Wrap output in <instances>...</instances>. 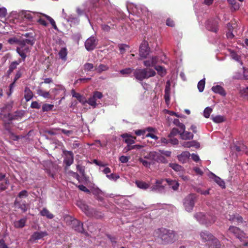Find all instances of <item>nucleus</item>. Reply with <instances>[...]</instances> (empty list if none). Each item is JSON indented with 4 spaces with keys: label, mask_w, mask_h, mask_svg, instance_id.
<instances>
[{
    "label": "nucleus",
    "mask_w": 248,
    "mask_h": 248,
    "mask_svg": "<svg viewBox=\"0 0 248 248\" xmlns=\"http://www.w3.org/2000/svg\"><path fill=\"white\" fill-rule=\"evenodd\" d=\"M182 132V130L180 129V130H179L176 128H173L171 130L170 134L169 135V137L171 138V137L175 136L177 135V134L180 135V133Z\"/></svg>",
    "instance_id": "48"
},
{
    "label": "nucleus",
    "mask_w": 248,
    "mask_h": 248,
    "mask_svg": "<svg viewBox=\"0 0 248 248\" xmlns=\"http://www.w3.org/2000/svg\"><path fill=\"white\" fill-rule=\"evenodd\" d=\"M165 181L168 183L170 188H171L173 190L176 191L178 189L179 184L177 181L166 179Z\"/></svg>",
    "instance_id": "18"
},
{
    "label": "nucleus",
    "mask_w": 248,
    "mask_h": 248,
    "mask_svg": "<svg viewBox=\"0 0 248 248\" xmlns=\"http://www.w3.org/2000/svg\"><path fill=\"white\" fill-rule=\"evenodd\" d=\"M133 70V69L131 68H127L121 70L120 71V73L123 75H129L132 73Z\"/></svg>",
    "instance_id": "54"
},
{
    "label": "nucleus",
    "mask_w": 248,
    "mask_h": 248,
    "mask_svg": "<svg viewBox=\"0 0 248 248\" xmlns=\"http://www.w3.org/2000/svg\"><path fill=\"white\" fill-rule=\"evenodd\" d=\"M229 3L232 5V7L234 10H237L239 8V5L235 0H228Z\"/></svg>",
    "instance_id": "51"
},
{
    "label": "nucleus",
    "mask_w": 248,
    "mask_h": 248,
    "mask_svg": "<svg viewBox=\"0 0 248 248\" xmlns=\"http://www.w3.org/2000/svg\"><path fill=\"white\" fill-rule=\"evenodd\" d=\"M211 119L216 123H220L224 121V117L221 115H212Z\"/></svg>",
    "instance_id": "34"
},
{
    "label": "nucleus",
    "mask_w": 248,
    "mask_h": 248,
    "mask_svg": "<svg viewBox=\"0 0 248 248\" xmlns=\"http://www.w3.org/2000/svg\"><path fill=\"white\" fill-rule=\"evenodd\" d=\"M96 101L97 100L95 99V98L92 96L88 99V100H86V103H87L93 108H95L97 105Z\"/></svg>",
    "instance_id": "45"
},
{
    "label": "nucleus",
    "mask_w": 248,
    "mask_h": 248,
    "mask_svg": "<svg viewBox=\"0 0 248 248\" xmlns=\"http://www.w3.org/2000/svg\"><path fill=\"white\" fill-rule=\"evenodd\" d=\"M107 177L109 180L113 181H116L119 178V176L118 175L114 173L107 175Z\"/></svg>",
    "instance_id": "55"
},
{
    "label": "nucleus",
    "mask_w": 248,
    "mask_h": 248,
    "mask_svg": "<svg viewBox=\"0 0 248 248\" xmlns=\"http://www.w3.org/2000/svg\"><path fill=\"white\" fill-rule=\"evenodd\" d=\"M108 69V67L105 64H101L95 68L97 72L100 73L103 71H107Z\"/></svg>",
    "instance_id": "36"
},
{
    "label": "nucleus",
    "mask_w": 248,
    "mask_h": 248,
    "mask_svg": "<svg viewBox=\"0 0 248 248\" xmlns=\"http://www.w3.org/2000/svg\"><path fill=\"white\" fill-rule=\"evenodd\" d=\"M207 29L213 32H216L217 31V22L216 21L209 20L206 23Z\"/></svg>",
    "instance_id": "14"
},
{
    "label": "nucleus",
    "mask_w": 248,
    "mask_h": 248,
    "mask_svg": "<svg viewBox=\"0 0 248 248\" xmlns=\"http://www.w3.org/2000/svg\"><path fill=\"white\" fill-rule=\"evenodd\" d=\"M197 196L194 194H190L186 197L183 200V205L186 211L191 212L193 209Z\"/></svg>",
    "instance_id": "3"
},
{
    "label": "nucleus",
    "mask_w": 248,
    "mask_h": 248,
    "mask_svg": "<svg viewBox=\"0 0 248 248\" xmlns=\"http://www.w3.org/2000/svg\"><path fill=\"white\" fill-rule=\"evenodd\" d=\"M180 138L183 140H188L192 139L193 135L190 132L182 130V132L180 133Z\"/></svg>",
    "instance_id": "19"
},
{
    "label": "nucleus",
    "mask_w": 248,
    "mask_h": 248,
    "mask_svg": "<svg viewBox=\"0 0 248 248\" xmlns=\"http://www.w3.org/2000/svg\"><path fill=\"white\" fill-rule=\"evenodd\" d=\"M72 94L73 97L76 98L80 102L84 104L86 102V100L83 96L79 93H76L74 90L72 91Z\"/></svg>",
    "instance_id": "29"
},
{
    "label": "nucleus",
    "mask_w": 248,
    "mask_h": 248,
    "mask_svg": "<svg viewBox=\"0 0 248 248\" xmlns=\"http://www.w3.org/2000/svg\"><path fill=\"white\" fill-rule=\"evenodd\" d=\"M78 205L87 214V210L88 207L81 202H79L78 204Z\"/></svg>",
    "instance_id": "60"
},
{
    "label": "nucleus",
    "mask_w": 248,
    "mask_h": 248,
    "mask_svg": "<svg viewBox=\"0 0 248 248\" xmlns=\"http://www.w3.org/2000/svg\"><path fill=\"white\" fill-rule=\"evenodd\" d=\"M122 137L125 139L124 141L128 145H131L135 143L136 137L129 136L127 134H124L122 135Z\"/></svg>",
    "instance_id": "24"
},
{
    "label": "nucleus",
    "mask_w": 248,
    "mask_h": 248,
    "mask_svg": "<svg viewBox=\"0 0 248 248\" xmlns=\"http://www.w3.org/2000/svg\"><path fill=\"white\" fill-rule=\"evenodd\" d=\"M230 55L232 59L240 62L241 64H242V62L240 59V57L234 51H231L230 52Z\"/></svg>",
    "instance_id": "46"
},
{
    "label": "nucleus",
    "mask_w": 248,
    "mask_h": 248,
    "mask_svg": "<svg viewBox=\"0 0 248 248\" xmlns=\"http://www.w3.org/2000/svg\"><path fill=\"white\" fill-rule=\"evenodd\" d=\"M47 233L46 232H35L32 234L31 235L29 241L31 243H35L37 240H40L45 236L47 235Z\"/></svg>",
    "instance_id": "7"
},
{
    "label": "nucleus",
    "mask_w": 248,
    "mask_h": 248,
    "mask_svg": "<svg viewBox=\"0 0 248 248\" xmlns=\"http://www.w3.org/2000/svg\"><path fill=\"white\" fill-rule=\"evenodd\" d=\"M146 132V130L140 129L135 131V133L137 136L143 135Z\"/></svg>",
    "instance_id": "64"
},
{
    "label": "nucleus",
    "mask_w": 248,
    "mask_h": 248,
    "mask_svg": "<svg viewBox=\"0 0 248 248\" xmlns=\"http://www.w3.org/2000/svg\"><path fill=\"white\" fill-rule=\"evenodd\" d=\"M149 48L148 46L147 42L145 41L142 42L140 47V56L142 58H145L149 54Z\"/></svg>",
    "instance_id": "8"
},
{
    "label": "nucleus",
    "mask_w": 248,
    "mask_h": 248,
    "mask_svg": "<svg viewBox=\"0 0 248 248\" xmlns=\"http://www.w3.org/2000/svg\"><path fill=\"white\" fill-rule=\"evenodd\" d=\"M67 54V50L65 48H62L59 52L60 58L64 60H66Z\"/></svg>",
    "instance_id": "40"
},
{
    "label": "nucleus",
    "mask_w": 248,
    "mask_h": 248,
    "mask_svg": "<svg viewBox=\"0 0 248 248\" xmlns=\"http://www.w3.org/2000/svg\"><path fill=\"white\" fill-rule=\"evenodd\" d=\"M226 218L234 223H237L238 224L242 222V217L238 215L235 216L234 215H229L226 217Z\"/></svg>",
    "instance_id": "22"
},
{
    "label": "nucleus",
    "mask_w": 248,
    "mask_h": 248,
    "mask_svg": "<svg viewBox=\"0 0 248 248\" xmlns=\"http://www.w3.org/2000/svg\"><path fill=\"white\" fill-rule=\"evenodd\" d=\"M42 16L46 17L50 22V23L51 24V25L55 30H58L56 23L53 18H52L50 16L44 14H42Z\"/></svg>",
    "instance_id": "35"
},
{
    "label": "nucleus",
    "mask_w": 248,
    "mask_h": 248,
    "mask_svg": "<svg viewBox=\"0 0 248 248\" xmlns=\"http://www.w3.org/2000/svg\"><path fill=\"white\" fill-rule=\"evenodd\" d=\"M155 69L161 76H164L166 74V70L162 66L159 65L156 66Z\"/></svg>",
    "instance_id": "43"
},
{
    "label": "nucleus",
    "mask_w": 248,
    "mask_h": 248,
    "mask_svg": "<svg viewBox=\"0 0 248 248\" xmlns=\"http://www.w3.org/2000/svg\"><path fill=\"white\" fill-rule=\"evenodd\" d=\"M40 214L41 216H46L49 219H52L54 217L53 214L50 213L49 211L46 208H43V210L40 212Z\"/></svg>",
    "instance_id": "32"
},
{
    "label": "nucleus",
    "mask_w": 248,
    "mask_h": 248,
    "mask_svg": "<svg viewBox=\"0 0 248 248\" xmlns=\"http://www.w3.org/2000/svg\"><path fill=\"white\" fill-rule=\"evenodd\" d=\"M227 26L228 27L229 31L227 33L226 35L227 38L232 39L234 37V35L231 31V27H232L230 23H228L227 24Z\"/></svg>",
    "instance_id": "57"
},
{
    "label": "nucleus",
    "mask_w": 248,
    "mask_h": 248,
    "mask_svg": "<svg viewBox=\"0 0 248 248\" xmlns=\"http://www.w3.org/2000/svg\"><path fill=\"white\" fill-rule=\"evenodd\" d=\"M144 158L146 159L150 162H152V164H154V157L153 155V151L150 152L144 156Z\"/></svg>",
    "instance_id": "41"
},
{
    "label": "nucleus",
    "mask_w": 248,
    "mask_h": 248,
    "mask_svg": "<svg viewBox=\"0 0 248 248\" xmlns=\"http://www.w3.org/2000/svg\"><path fill=\"white\" fill-rule=\"evenodd\" d=\"M136 184L138 187L141 189H146L149 187V185L143 181H136Z\"/></svg>",
    "instance_id": "31"
},
{
    "label": "nucleus",
    "mask_w": 248,
    "mask_h": 248,
    "mask_svg": "<svg viewBox=\"0 0 248 248\" xmlns=\"http://www.w3.org/2000/svg\"><path fill=\"white\" fill-rule=\"evenodd\" d=\"M15 204L24 212L27 211L29 207L28 205L25 202H20L18 201L17 199H16L15 200Z\"/></svg>",
    "instance_id": "21"
},
{
    "label": "nucleus",
    "mask_w": 248,
    "mask_h": 248,
    "mask_svg": "<svg viewBox=\"0 0 248 248\" xmlns=\"http://www.w3.org/2000/svg\"><path fill=\"white\" fill-rule=\"evenodd\" d=\"M54 107L53 105L45 104L42 106V110L43 111H48L51 110Z\"/></svg>",
    "instance_id": "49"
},
{
    "label": "nucleus",
    "mask_w": 248,
    "mask_h": 248,
    "mask_svg": "<svg viewBox=\"0 0 248 248\" xmlns=\"http://www.w3.org/2000/svg\"><path fill=\"white\" fill-rule=\"evenodd\" d=\"M71 225L76 231L81 233L84 232V230L83 227V224L79 220L73 219L71 220Z\"/></svg>",
    "instance_id": "9"
},
{
    "label": "nucleus",
    "mask_w": 248,
    "mask_h": 248,
    "mask_svg": "<svg viewBox=\"0 0 248 248\" xmlns=\"http://www.w3.org/2000/svg\"><path fill=\"white\" fill-rule=\"evenodd\" d=\"M169 166L174 171L177 172L178 175H180L185 171L184 168L178 164L171 163L169 164Z\"/></svg>",
    "instance_id": "17"
},
{
    "label": "nucleus",
    "mask_w": 248,
    "mask_h": 248,
    "mask_svg": "<svg viewBox=\"0 0 248 248\" xmlns=\"http://www.w3.org/2000/svg\"><path fill=\"white\" fill-rule=\"evenodd\" d=\"M33 97V93L31 91L29 88L26 87L25 89L24 97L26 101H30Z\"/></svg>",
    "instance_id": "30"
},
{
    "label": "nucleus",
    "mask_w": 248,
    "mask_h": 248,
    "mask_svg": "<svg viewBox=\"0 0 248 248\" xmlns=\"http://www.w3.org/2000/svg\"><path fill=\"white\" fill-rule=\"evenodd\" d=\"M182 145L185 148H190L191 147H195L196 148H198L200 147L199 143L195 140L190 141H185L182 143Z\"/></svg>",
    "instance_id": "20"
},
{
    "label": "nucleus",
    "mask_w": 248,
    "mask_h": 248,
    "mask_svg": "<svg viewBox=\"0 0 248 248\" xmlns=\"http://www.w3.org/2000/svg\"><path fill=\"white\" fill-rule=\"evenodd\" d=\"M65 19L70 23L71 25L77 24L79 22L78 18L73 15L68 16Z\"/></svg>",
    "instance_id": "28"
},
{
    "label": "nucleus",
    "mask_w": 248,
    "mask_h": 248,
    "mask_svg": "<svg viewBox=\"0 0 248 248\" xmlns=\"http://www.w3.org/2000/svg\"><path fill=\"white\" fill-rule=\"evenodd\" d=\"M212 111V108H211L209 107H206L204 109V111H203L204 116L206 118H209Z\"/></svg>",
    "instance_id": "50"
},
{
    "label": "nucleus",
    "mask_w": 248,
    "mask_h": 248,
    "mask_svg": "<svg viewBox=\"0 0 248 248\" xmlns=\"http://www.w3.org/2000/svg\"><path fill=\"white\" fill-rule=\"evenodd\" d=\"M42 14H43L41 13L31 12L30 11H23L22 12V15L24 17L29 21L32 20L33 18L36 17V16H38L39 15Z\"/></svg>",
    "instance_id": "11"
},
{
    "label": "nucleus",
    "mask_w": 248,
    "mask_h": 248,
    "mask_svg": "<svg viewBox=\"0 0 248 248\" xmlns=\"http://www.w3.org/2000/svg\"><path fill=\"white\" fill-rule=\"evenodd\" d=\"M83 67L85 71H90L93 69V65L91 63H86L84 64Z\"/></svg>",
    "instance_id": "52"
},
{
    "label": "nucleus",
    "mask_w": 248,
    "mask_h": 248,
    "mask_svg": "<svg viewBox=\"0 0 248 248\" xmlns=\"http://www.w3.org/2000/svg\"><path fill=\"white\" fill-rule=\"evenodd\" d=\"M37 93L39 95L43 96L45 98H49L50 97V94L48 92L44 91L41 89H38L37 90Z\"/></svg>",
    "instance_id": "33"
},
{
    "label": "nucleus",
    "mask_w": 248,
    "mask_h": 248,
    "mask_svg": "<svg viewBox=\"0 0 248 248\" xmlns=\"http://www.w3.org/2000/svg\"><path fill=\"white\" fill-rule=\"evenodd\" d=\"M129 159V157L128 156L122 155L120 157L119 160L121 163H127Z\"/></svg>",
    "instance_id": "62"
},
{
    "label": "nucleus",
    "mask_w": 248,
    "mask_h": 248,
    "mask_svg": "<svg viewBox=\"0 0 248 248\" xmlns=\"http://www.w3.org/2000/svg\"><path fill=\"white\" fill-rule=\"evenodd\" d=\"M210 178L214 180L222 188L225 187V183L219 177L215 175L213 173L211 174Z\"/></svg>",
    "instance_id": "26"
},
{
    "label": "nucleus",
    "mask_w": 248,
    "mask_h": 248,
    "mask_svg": "<svg viewBox=\"0 0 248 248\" xmlns=\"http://www.w3.org/2000/svg\"><path fill=\"white\" fill-rule=\"evenodd\" d=\"M158 237L164 243H169L173 241L175 236L174 232L172 231L162 228L157 232Z\"/></svg>",
    "instance_id": "2"
},
{
    "label": "nucleus",
    "mask_w": 248,
    "mask_h": 248,
    "mask_svg": "<svg viewBox=\"0 0 248 248\" xmlns=\"http://www.w3.org/2000/svg\"><path fill=\"white\" fill-rule=\"evenodd\" d=\"M139 161L142 164V165L146 167V168H149L151 164H153L152 163V162H150L148 160H147L146 159L143 158L142 157H140L139 159Z\"/></svg>",
    "instance_id": "42"
},
{
    "label": "nucleus",
    "mask_w": 248,
    "mask_h": 248,
    "mask_svg": "<svg viewBox=\"0 0 248 248\" xmlns=\"http://www.w3.org/2000/svg\"><path fill=\"white\" fill-rule=\"evenodd\" d=\"M206 215H204L203 213L201 212L197 213L194 215V217L201 224H203L207 226L211 225L213 224L214 221V218L211 217L212 220L207 221L205 219Z\"/></svg>",
    "instance_id": "5"
},
{
    "label": "nucleus",
    "mask_w": 248,
    "mask_h": 248,
    "mask_svg": "<svg viewBox=\"0 0 248 248\" xmlns=\"http://www.w3.org/2000/svg\"><path fill=\"white\" fill-rule=\"evenodd\" d=\"M56 130H59L61 131L64 134L66 135L67 136H69L73 133V131L72 130H67L64 129L58 128Z\"/></svg>",
    "instance_id": "61"
},
{
    "label": "nucleus",
    "mask_w": 248,
    "mask_h": 248,
    "mask_svg": "<svg viewBox=\"0 0 248 248\" xmlns=\"http://www.w3.org/2000/svg\"><path fill=\"white\" fill-rule=\"evenodd\" d=\"M229 232L233 233L237 238L240 239L242 242V245L245 246H248V238L244 237V238H243L244 237V233L238 228L234 226H230L229 229Z\"/></svg>",
    "instance_id": "4"
},
{
    "label": "nucleus",
    "mask_w": 248,
    "mask_h": 248,
    "mask_svg": "<svg viewBox=\"0 0 248 248\" xmlns=\"http://www.w3.org/2000/svg\"><path fill=\"white\" fill-rule=\"evenodd\" d=\"M157 62L158 57L157 56H154L149 60L144 61L143 63L146 67H153L155 65Z\"/></svg>",
    "instance_id": "13"
},
{
    "label": "nucleus",
    "mask_w": 248,
    "mask_h": 248,
    "mask_svg": "<svg viewBox=\"0 0 248 248\" xmlns=\"http://www.w3.org/2000/svg\"><path fill=\"white\" fill-rule=\"evenodd\" d=\"M21 40H18L16 37L11 38L8 39V42L10 44H17L19 45V42H20Z\"/></svg>",
    "instance_id": "59"
},
{
    "label": "nucleus",
    "mask_w": 248,
    "mask_h": 248,
    "mask_svg": "<svg viewBox=\"0 0 248 248\" xmlns=\"http://www.w3.org/2000/svg\"><path fill=\"white\" fill-rule=\"evenodd\" d=\"M151 189L153 191H157L161 192L164 189V187L163 186H159L155 184V185L151 187Z\"/></svg>",
    "instance_id": "39"
},
{
    "label": "nucleus",
    "mask_w": 248,
    "mask_h": 248,
    "mask_svg": "<svg viewBox=\"0 0 248 248\" xmlns=\"http://www.w3.org/2000/svg\"><path fill=\"white\" fill-rule=\"evenodd\" d=\"M7 15V10L4 7L0 6V17H5Z\"/></svg>",
    "instance_id": "53"
},
{
    "label": "nucleus",
    "mask_w": 248,
    "mask_h": 248,
    "mask_svg": "<svg viewBox=\"0 0 248 248\" xmlns=\"http://www.w3.org/2000/svg\"><path fill=\"white\" fill-rule=\"evenodd\" d=\"M27 221L26 217L21 218L19 220L16 221L14 222V226L17 228H22L25 226Z\"/></svg>",
    "instance_id": "27"
},
{
    "label": "nucleus",
    "mask_w": 248,
    "mask_h": 248,
    "mask_svg": "<svg viewBox=\"0 0 248 248\" xmlns=\"http://www.w3.org/2000/svg\"><path fill=\"white\" fill-rule=\"evenodd\" d=\"M153 155L154 157V163L156 162L162 163H167V159L162 155L160 151L158 152L153 151Z\"/></svg>",
    "instance_id": "10"
},
{
    "label": "nucleus",
    "mask_w": 248,
    "mask_h": 248,
    "mask_svg": "<svg viewBox=\"0 0 248 248\" xmlns=\"http://www.w3.org/2000/svg\"><path fill=\"white\" fill-rule=\"evenodd\" d=\"M190 153L187 151H185L181 153V154L177 156L178 160L183 163H185L187 162L190 156Z\"/></svg>",
    "instance_id": "15"
},
{
    "label": "nucleus",
    "mask_w": 248,
    "mask_h": 248,
    "mask_svg": "<svg viewBox=\"0 0 248 248\" xmlns=\"http://www.w3.org/2000/svg\"><path fill=\"white\" fill-rule=\"evenodd\" d=\"M41 15H39L38 16H36L37 19L36 21L40 25L46 27L48 25L47 23L40 16Z\"/></svg>",
    "instance_id": "44"
},
{
    "label": "nucleus",
    "mask_w": 248,
    "mask_h": 248,
    "mask_svg": "<svg viewBox=\"0 0 248 248\" xmlns=\"http://www.w3.org/2000/svg\"><path fill=\"white\" fill-rule=\"evenodd\" d=\"M98 41L94 37L91 36L87 39L85 43V46L88 51L93 50L97 45Z\"/></svg>",
    "instance_id": "6"
},
{
    "label": "nucleus",
    "mask_w": 248,
    "mask_h": 248,
    "mask_svg": "<svg viewBox=\"0 0 248 248\" xmlns=\"http://www.w3.org/2000/svg\"><path fill=\"white\" fill-rule=\"evenodd\" d=\"M145 73V77L146 78L154 77L155 75V72L152 69H144Z\"/></svg>",
    "instance_id": "37"
},
{
    "label": "nucleus",
    "mask_w": 248,
    "mask_h": 248,
    "mask_svg": "<svg viewBox=\"0 0 248 248\" xmlns=\"http://www.w3.org/2000/svg\"><path fill=\"white\" fill-rule=\"evenodd\" d=\"M205 86V79L201 80L198 84V89L200 92H202Z\"/></svg>",
    "instance_id": "47"
},
{
    "label": "nucleus",
    "mask_w": 248,
    "mask_h": 248,
    "mask_svg": "<svg viewBox=\"0 0 248 248\" xmlns=\"http://www.w3.org/2000/svg\"><path fill=\"white\" fill-rule=\"evenodd\" d=\"M28 195L27 191L24 190L21 191L18 194V197L20 198H23L27 197Z\"/></svg>",
    "instance_id": "63"
},
{
    "label": "nucleus",
    "mask_w": 248,
    "mask_h": 248,
    "mask_svg": "<svg viewBox=\"0 0 248 248\" xmlns=\"http://www.w3.org/2000/svg\"><path fill=\"white\" fill-rule=\"evenodd\" d=\"M34 43V42L32 39H23L19 42V45L16 48V52L23 61L25 60L27 55L30 53Z\"/></svg>",
    "instance_id": "1"
},
{
    "label": "nucleus",
    "mask_w": 248,
    "mask_h": 248,
    "mask_svg": "<svg viewBox=\"0 0 248 248\" xmlns=\"http://www.w3.org/2000/svg\"><path fill=\"white\" fill-rule=\"evenodd\" d=\"M134 76L135 78L140 80H142L145 77V73L144 69H136L134 72Z\"/></svg>",
    "instance_id": "16"
},
{
    "label": "nucleus",
    "mask_w": 248,
    "mask_h": 248,
    "mask_svg": "<svg viewBox=\"0 0 248 248\" xmlns=\"http://www.w3.org/2000/svg\"><path fill=\"white\" fill-rule=\"evenodd\" d=\"M174 125L179 127L181 130H185L186 129L185 125L177 119H174L173 121Z\"/></svg>",
    "instance_id": "38"
},
{
    "label": "nucleus",
    "mask_w": 248,
    "mask_h": 248,
    "mask_svg": "<svg viewBox=\"0 0 248 248\" xmlns=\"http://www.w3.org/2000/svg\"><path fill=\"white\" fill-rule=\"evenodd\" d=\"M74 161V155L72 152L67 151L65 154V157L64 160V163L67 166H70Z\"/></svg>",
    "instance_id": "12"
},
{
    "label": "nucleus",
    "mask_w": 248,
    "mask_h": 248,
    "mask_svg": "<svg viewBox=\"0 0 248 248\" xmlns=\"http://www.w3.org/2000/svg\"><path fill=\"white\" fill-rule=\"evenodd\" d=\"M201 238L205 242L213 239V235L207 231L202 232L200 233Z\"/></svg>",
    "instance_id": "23"
},
{
    "label": "nucleus",
    "mask_w": 248,
    "mask_h": 248,
    "mask_svg": "<svg viewBox=\"0 0 248 248\" xmlns=\"http://www.w3.org/2000/svg\"><path fill=\"white\" fill-rule=\"evenodd\" d=\"M93 96L97 100V99L102 98L103 97V94L101 92L96 91L93 93Z\"/></svg>",
    "instance_id": "58"
},
{
    "label": "nucleus",
    "mask_w": 248,
    "mask_h": 248,
    "mask_svg": "<svg viewBox=\"0 0 248 248\" xmlns=\"http://www.w3.org/2000/svg\"><path fill=\"white\" fill-rule=\"evenodd\" d=\"M212 90L215 93H219V94L225 96L226 92L224 89L219 85L214 86L212 88Z\"/></svg>",
    "instance_id": "25"
},
{
    "label": "nucleus",
    "mask_w": 248,
    "mask_h": 248,
    "mask_svg": "<svg viewBox=\"0 0 248 248\" xmlns=\"http://www.w3.org/2000/svg\"><path fill=\"white\" fill-rule=\"evenodd\" d=\"M128 48H129V46L125 44H122L119 46V49L121 54L124 53Z\"/></svg>",
    "instance_id": "56"
}]
</instances>
